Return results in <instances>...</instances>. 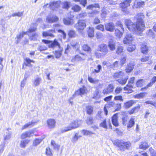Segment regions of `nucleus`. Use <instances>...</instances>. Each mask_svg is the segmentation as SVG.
Segmentation results:
<instances>
[{"label": "nucleus", "mask_w": 156, "mask_h": 156, "mask_svg": "<svg viewBox=\"0 0 156 156\" xmlns=\"http://www.w3.org/2000/svg\"><path fill=\"white\" fill-rule=\"evenodd\" d=\"M125 23L129 30L134 32H143L145 28V25L144 22H136L135 24L131 21L129 19L125 20Z\"/></svg>", "instance_id": "nucleus-1"}, {"label": "nucleus", "mask_w": 156, "mask_h": 156, "mask_svg": "<svg viewBox=\"0 0 156 156\" xmlns=\"http://www.w3.org/2000/svg\"><path fill=\"white\" fill-rule=\"evenodd\" d=\"M113 144L117 146L119 149L124 151L126 149H128L130 146L131 144L129 142H125L122 140H116L112 141Z\"/></svg>", "instance_id": "nucleus-2"}, {"label": "nucleus", "mask_w": 156, "mask_h": 156, "mask_svg": "<svg viewBox=\"0 0 156 156\" xmlns=\"http://www.w3.org/2000/svg\"><path fill=\"white\" fill-rule=\"evenodd\" d=\"M81 122L80 120H78L72 121L69 125L61 129V133L66 132L78 127L81 124Z\"/></svg>", "instance_id": "nucleus-3"}, {"label": "nucleus", "mask_w": 156, "mask_h": 156, "mask_svg": "<svg viewBox=\"0 0 156 156\" xmlns=\"http://www.w3.org/2000/svg\"><path fill=\"white\" fill-rule=\"evenodd\" d=\"M80 55H77L73 58L71 61L73 62H82L85 60L87 58V55L86 54L80 53Z\"/></svg>", "instance_id": "nucleus-4"}, {"label": "nucleus", "mask_w": 156, "mask_h": 156, "mask_svg": "<svg viewBox=\"0 0 156 156\" xmlns=\"http://www.w3.org/2000/svg\"><path fill=\"white\" fill-rule=\"evenodd\" d=\"M86 25L85 21L79 20L77 23L75 25V27L79 31L83 30L86 27Z\"/></svg>", "instance_id": "nucleus-5"}, {"label": "nucleus", "mask_w": 156, "mask_h": 156, "mask_svg": "<svg viewBox=\"0 0 156 156\" xmlns=\"http://www.w3.org/2000/svg\"><path fill=\"white\" fill-rule=\"evenodd\" d=\"M98 51L102 53L104 55H106L109 52L108 45L102 43L98 46Z\"/></svg>", "instance_id": "nucleus-6"}, {"label": "nucleus", "mask_w": 156, "mask_h": 156, "mask_svg": "<svg viewBox=\"0 0 156 156\" xmlns=\"http://www.w3.org/2000/svg\"><path fill=\"white\" fill-rule=\"evenodd\" d=\"M60 4L61 2L60 1L53 2H51L49 5L47 4L46 5H44V7L45 8L47 6H48L50 7L51 9L52 10H55L60 6Z\"/></svg>", "instance_id": "nucleus-7"}, {"label": "nucleus", "mask_w": 156, "mask_h": 156, "mask_svg": "<svg viewBox=\"0 0 156 156\" xmlns=\"http://www.w3.org/2000/svg\"><path fill=\"white\" fill-rule=\"evenodd\" d=\"M134 37L130 34H127L125 36L123 40L124 44H129L134 40Z\"/></svg>", "instance_id": "nucleus-8"}, {"label": "nucleus", "mask_w": 156, "mask_h": 156, "mask_svg": "<svg viewBox=\"0 0 156 156\" xmlns=\"http://www.w3.org/2000/svg\"><path fill=\"white\" fill-rule=\"evenodd\" d=\"M36 30V27H33L29 29L28 31L26 32H23L22 33H20L19 34L17 35L16 37L18 39H20L22 38L23 36L25 34H28V35L29 34H28L29 32H32L35 31Z\"/></svg>", "instance_id": "nucleus-9"}, {"label": "nucleus", "mask_w": 156, "mask_h": 156, "mask_svg": "<svg viewBox=\"0 0 156 156\" xmlns=\"http://www.w3.org/2000/svg\"><path fill=\"white\" fill-rule=\"evenodd\" d=\"M48 47L50 48H58L61 50L62 49V48L61 47L60 44L57 41V40L55 39L53 41H51L50 43L48 45Z\"/></svg>", "instance_id": "nucleus-10"}, {"label": "nucleus", "mask_w": 156, "mask_h": 156, "mask_svg": "<svg viewBox=\"0 0 156 156\" xmlns=\"http://www.w3.org/2000/svg\"><path fill=\"white\" fill-rule=\"evenodd\" d=\"M58 19V17L56 16L49 15L47 16L46 21L48 23H53L57 21Z\"/></svg>", "instance_id": "nucleus-11"}, {"label": "nucleus", "mask_w": 156, "mask_h": 156, "mask_svg": "<svg viewBox=\"0 0 156 156\" xmlns=\"http://www.w3.org/2000/svg\"><path fill=\"white\" fill-rule=\"evenodd\" d=\"M114 87L112 84H109L106 88L104 89L102 93L104 95L107 94L113 91Z\"/></svg>", "instance_id": "nucleus-12"}, {"label": "nucleus", "mask_w": 156, "mask_h": 156, "mask_svg": "<svg viewBox=\"0 0 156 156\" xmlns=\"http://www.w3.org/2000/svg\"><path fill=\"white\" fill-rule=\"evenodd\" d=\"M55 33L54 30H50L44 32L43 33V36L44 37H55L54 34Z\"/></svg>", "instance_id": "nucleus-13"}, {"label": "nucleus", "mask_w": 156, "mask_h": 156, "mask_svg": "<svg viewBox=\"0 0 156 156\" xmlns=\"http://www.w3.org/2000/svg\"><path fill=\"white\" fill-rule=\"evenodd\" d=\"M135 65V62H131L129 63L126 68L125 70L126 73H130L132 71Z\"/></svg>", "instance_id": "nucleus-14"}, {"label": "nucleus", "mask_w": 156, "mask_h": 156, "mask_svg": "<svg viewBox=\"0 0 156 156\" xmlns=\"http://www.w3.org/2000/svg\"><path fill=\"white\" fill-rule=\"evenodd\" d=\"M105 29L106 30L111 32H113L115 29V25L112 23H107L105 25Z\"/></svg>", "instance_id": "nucleus-15"}, {"label": "nucleus", "mask_w": 156, "mask_h": 156, "mask_svg": "<svg viewBox=\"0 0 156 156\" xmlns=\"http://www.w3.org/2000/svg\"><path fill=\"white\" fill-rule=\"evenodd\" d=\"M34 133V132L33 130L27 131L23 133L21 135V138L22 139H24L27 137H30L33 136Z\"/></svg>", "instance_id": "nucleus-16"}, {"label": "nucleus", "mask_w": 156, "mask_h": 156, "mask_svg": "<svg viewBox=\"0 0 156 156\" xmlns=\"http://www.w3.org/2000/svg\"><path fill=\"white\" fill-rule=\"evenodd\" d=\"M131 0H125L119 4V6L122 9H125L130 5Z\"/></svg>", "instance_id": "nucleus-17"}, {"label": "nucleus", "mask_w": 156, "mask_h": 156, "mask_svg": "<svg viewBox=\"0 0 156 156\" xmlns=\"http://www.w3.org/2000/svg\"><path fill=\"white\" fill-rule=\"evenodd\" d=\"M144 17V15L142 13H139L136 15L134 17V20H136V22L139 21V22H144L143 19Z\"/></svg>", "instance_id": "nucleus-18"}, {"label": "nucleus", "mask_w": 156, "mask_h": 156, "mask_svg": "<svg viewBox=\"0 0 156 156\" xmlns=\"http://www.w3.org/2000/svg\"><path fill=\"white\" fill-rule=\"evenodd\" d=\"M63 21L64 24L67 25H72L74 23L73 20L69 17L64 19Z\"/></svg>", "instance_id": "nucleus-19"}, {"label": "nucleus", "mask_w": 156, "mask_h": 156, "mask_svg": "<svg viewBox=\"0 0 156 156\" xmlns=\"http://www.w3.org/2000/svg\"><path fill=\"white\" fill-rule=\"evenodd\" d=\"M124 73L123 72L119 71L114 73L112 75L113 78L114 79H117L123 76Z\"/></svg>", "instance_id": "nucleus-20"}, {"label": "nucleus", "mask_w": 156, "mask_h": 156, "mask_svg": "<svg viewBox=\"0 0 156 156\" xmlns=\"http://www.w3.org/2000/svg\"><path fill=\"white\" fill-rule=\"evenodd\" d=\"M115 105V103L114 102L111 101L108 103V104L106 105L104 108V110L106 115L108 114V110L107 108H110L111 107H114Z\"/></svg>", "instance_id": "nucleus-21"}, {"label": "nucleus", "mask_w": 156, "mask_h": 156, "mask_svg": "<svg viewBox=\"0 0 156 156\" xmlns=\"http://www.w3.org/2000/svg\"><path fill=\"white\" fill-rule=\"evenodd\" d=\"M149 147V146L147 142L146 141H143L140 143L139 148L140 149L145 150L148 148Z\"/></svg>", "instance_id": "nucleus-22"}, {"label": "nucleus", "mask_w": 156, "mask_h": 156, "mask_svg": "<svg viewBox=\"0 0 156 156\" xmlns=\"http://www.w3.org/2000/svg\"><path fill=\"white\" fill-rule=\"evenodd\" d=\"M47 123L48 127L50 128H53L55 126V121L54 119H49L47 121Z\"/></svg>", "instance_id": "nucleus-23"}, {"label": "nucleus", "mask_w": 156, "mask_h": 156, "mask_svg": "<svg viewBox=\"0 0 156 156\" xmlns=\"http://www.w3.org/2000/svg\"><path fill=\"white\" fill-rule=\"evenodd\" d=\"M117 116V114H115L113 115L112 118V123L115 126H117L119 125L118 122Z\"/></svg>", "instance_id": "nucleus-24"}, {"label": "nucleus", "mask_w": 156, "mask_h": 156, "mask_svg": "<svg viewBox=\"0 0 156 156\" xmlns=\"http://www.w3.org/2000/svg\"><path fill=\"white\" fill-rule=\"evenodd\" d=\"M87 93V89L85 87H83L80 89L79 90L77 91L76 93V94H79L81 95Z\"/></svg>", "instance_id": "nucleus-25"}, {"label": "nucleus", "mask_w": 156, "mask_h": 156, "mask_svg": "<svg viewBox=\"0 0 156 156\" xmlns=\"http://www.w3.org/2000/svg\"><path fill=\"white\" fill-rule=\"evenodd\" d=\"M115 43L113 41H110L108 42V46L110 50L111 51L114 50L115 49Z\"/></svg>", "instance_id": "nucleus-26"}, {"label": "nucleus", "mask_w": 156, "mask_h": 156, "mask_svg": "<svg viewBox=\"0 0 156 156\" xmlns=\"http://www.w3.org/2000/svg\"><path fill=\"white\" fill-rule=\"evenodd\" d=\"M29 142L30 140L27 139L21 140L20 144V147L21 148H25Z\"/></svg>", "instance_id": "nucleus-27"}, {"label": "nucleus", "mask_w": 156, "mask_h": 156, "mask_svg": "<svg viewBox=\"0 0 156 156\" xmlns=\"http://www.w3.org/2000/svg\"><path fill=\"white\" fill-rule=\"evenodd\" d=\"M119 66V62L118 61H116L112 64H110V68H111L113 70H116L118 69Z\"/></svg>", "instance_id": "nucleus-28"}, {"label": "nucleus", "mask_w": 156, "mask_h": 156, "mask_svg": "<svg viewBox=\"0 0 156 156\" xmlns=\"http://www.w3.org/2000/svg\"><path fill=\"white\" fill-rule=\"evenodd\" d=\"M42 79L41 77H37L34 79L33 84L35 86H38L39 85Z\"/></svg>", "instance_id": "nucleus-29"}, {"label": "nucleus", "mask_w": 156, "mask_h": 156, "mask_svg": "<svg viewBox=\"0 0 156 156\" xmlns=\"http://www.w3.org/2000/svg\"><path fill=\"white\" fill-rule=\"evenodd\" d=\"M87 34L89 37H92L94 35V30L93 28L89 27V30L87 31Z\"/></svg>", "instance_id": "nucleus-30"}, {"label": "nucleus", "mask_w": 156, "mask_h": 156, "mask_svg": "<svg viewBox=\"0 0 156 156\" xmlns=\"http://www.w3.org/2000/svg\"><path fill=\"white\" fill-rule=\"evenodd\" d=\"M48 48L47 46L43 44H41L38 45L37 50L41 52L42 51H45Z\"/></svg>", "instance_id": "nucleus-31"}, {"label": "nucleus", "mask_w": 156, "mask_h": 156, "mask_svg": "<svg viewBox=\"0 0 156 156\" xmlns=\"http://www.w3.org/2000/svg\"><path fill=\"white\" fill-rule=\"evenodd\" d=\"M134 103V101H128L124 103V106L125 108H129Z\"/></svg>", "instance_id": "nucleus-32"}, {"label": "nucleus", "mask_w": 156, "mask_h": 156, "mask_svg": "<svg viewBox=\"0 0 156 156\" xmlns=\"http://www.w3.org/2000/svg\"><path fill=\"white\" fill-rule=\"evenodd\" d=\"M87 113L89 115H91L92 114L93 111V106L88 105L86 107Z\"/></svg>", "instance_id": "nucleus-33"}, {"label": "nucleus", "mask_w": 156, "mask_h": 156, "mask_svg": "<svg viewBox=\"0 0 156 156\" xmlns=\"http://www.w3.org/2000/svg\"><path fill=\"white\" fill-rule=\"evenodd\" d=\"M128 79V77L127 76L124 79H118L117 80V81L120 84L123 85L126 83Z\"/></svg>", "instance_id": "nucleus-34"}, {"label": "nucleus", "mask_w": 156, "mask_h": 156, "mask_svg": "<svg viewBox=\"0 0 156 156\" xmlns=\"http://www.w3.org/2000/svg\"><path fill=\"white\" fill-rule=\"evenodd\" d=\"M140 105H138L137 106L133 108L132 109L129 111L128 112L130 114H132L134 112H137L140 109Z\"/></svg>", "instance_id": "nucleus-35"}, {"label": "nucleus", "mask_w": 156, "mask_h": 156, "mask_svg": "<svg viewBox=\"0 0 156 156\" xmlns=\"http://www.w3.org/2000/svg\"><path fill=\"white\" fill-rule=\"evenodd\" d=\"M81 136L78 135V133H76L75 135L72 137L71 139V141L73 143L76 142L79 138L81 137Z\"/></svg>", "instance_id": "nucleus-36"}, {"label": "nucleus", "mask_w": 156, "mask_h": 156, "mask_svg": "<svg viewBox=\"0 0 156 156\" xmlns=\"http://www.w3.org/2000/svg\"><path fill=\"white\" fill-rule=\"evenodd\" d=\"M42 140L41 138H36L33 141V145L36 146L39 145L41 142Z\"/></svg>", "instance_id": "nucleus-37"}, {"label": "nucleus", "mask_w": 156, "mask_h": 156, "mask_svg": "<svg viewBox=\"0 0 156 156\" xmlns=\"http://www.w3.org/2000/svg\"><path fill=\"white\" fill-rule=\"evenodd\" d=\"M34 123V122H29L22 127V129L23 130L25 129L28 127H31L33 126Z\"/></svg>", "instance_id": "nucleus-38"}, {"label": "nucleus", "mask_w": 156, "mask_h": 156, "mask_svg": "<svg viewBox=\"0 0 156 156\" xmlns=\"http://www.w3.org/2000/svg\"><path fill=\"white\" fill-rule=\"evenodd\" d=\"M26 62L24 63V64L25 65L27 66H31L30 63L32 62L34 63V61L33 60H31L29 58H27L25 59Z\"/></svg>", "instance_id": "nucleus-39"}, {"label": "nucleus", "mask_w": 156, "mask_h": 156, "mask_svg": "<svg viewBox=\"0 0 156 156\" xmlns=\"http://www.w3.org/2000/svg\"><path fill=\"white\" fill-rule=\"evenodd\" d=\"M94 7L100 8L99 5L98 4L90 5L87 7V9L92 10Z\"/></svg>", "instance_id": "nucleus-40"}, {"label": "nucleus", "mask_w": 156, "mask_h": 156, "mask_svg": "<svg viewBox=\"0 0 156 156\" xmlns=\"http://www.w3.org/2000/svg\"><path fill=\"white\" fill-rule=\"evenodd\" d=\"M81 8L79 5H75L73 6L72 9L75 12H78L81 10Z\"/></svg>", "instance_id": "nucleus-41"}, {"label": "nucleus", "mask_w": 156, "mask_h": 156, "mask_svg": "<svg viewBox=\"0 0 156 156\" xmlns=\"http://www.w3.org/2000/svg\"><path fill=\"white\" fill-rule=\"evenodd\" d=\"M141 49L142 52L144 54L147 53L148 50V48L146 45H143L141 46Z\"/></svg>", "instance_id": "nucleus-42"}, {"label": "nucleus", "mask_w": 156, "mask_h": 156, "mask_svg": "<svg viewBox=\"0 0 156 156\" xmlns=\"http://www.w3.org/2000/svg\"><path fill=\"white\" fill-rule=\"evenodd\" d=\"M99 94V90L98 89H96L94 93L92 98L95 99H97L99 98L100 97Z\"/></svg>", "instance_id": "nucleus-43"}, {"label": "nucleus", "mask_w": 156, "mask_h": 156, "mask_svg": "<svg viewBox=\"0 0 156 156\" xmlns=\"http://www.w3.org/2000/svg\"><path fill=\"white\" fill-rule=\"evenodd\" d=\"M82 49L83 50L87 52H91V48L87 44H84L82 46Z\"/></svg>", "instance_id": "nucleus-44"}, {"label": "nucleus", "mask_w": 156, "mask_h": 156, "mask_svg": "<svg viewBox=\"0 0 156 156\" xmlns=\"http://www.w3.org/2000/svg\"><path fill=\"white\" fill-rule=\"evenodd\" d=\"M87 15V14L86 12H82L77 15L76 18L78 19H80L85 17Z\"/></svg>", "instance_id": "nucleus-45"}, {"label": "nucleus", "mask_w": 156, "mask_h": 156, "mask_svg": "<svg viewBox=\"0 0 156 156\" xmlns=\"http://www.w3.org/2000/svg\"><path fill=\"white\" fill-rule=\"evenodd\" d=\"M97 68L98 69H93L92 70V73H99L101 69V66L100 65H98Z\"/></svg>", "instance_id": "nucleus-46"}, {"label": "nucleus", "mask_w": 156, "mask_h": 156, "mask_svg": "<svg viewBox=\"0 0 156 156\" xmlns=\"http://www.w3.org/2000/svg\"><path fill=\"white\" fill-rule=\"evenodd\" d=\"M115 36L119 38H120L123 34L118 29L115 30Z\"/></svg>", "instance_id": "nucleus-47"}, {"label": "nucleus", "mask_w": 156, "mask_h": 156, "mask_svg": "<svg viewBox=\"0 0 156 156\" xmlns=\"http://www.w3.org/2000/svg\"><path fill=\"white\" fill-rule=\"evenodd\" d=\"M136 48L134 44L129 45L127 48V50L129 52L134 51Z\"/></svg>", "instance_id": "nucleus-48"}, {"label": "nucleus", "mask_w": 156, "mask_h": 156, "mask_svg": "<svg viewBox=\"0 0 156 156\" xmlns=\"http://www.w3.org/2000/svg\"><path fill=\"white\" fill-rule=\"evenodd\" d=\"M144 81L143 79L138 80L136 83V85L137 87H141L142 86Z\"/></svg>", "instance_id": "nucleus-49"}, {"label": "nucleus", "mask_w": 156, "mask_h": 156, "mask_svg": "<svg viewBox=\"0 0 156 156\" xmlns=\"http://www.w3.org/2000/svg\"><path fill=\"white\" fill-rule=\"evenodd\" d=\"M144 5V2L140 1L137 2L136 4H135V6L136 8H140L142 7Z\"/></svg>", "instance_id": "nucleus-50"}, {"label": "nucleus", "mask_w": 156, "mask_h": 156, "mask_svg": "<svg viewBox=\"0 0 156 156\" xmlns=\"http://www.w3.org/2000/svg\"><path fill=\"white\" fill-rule=\"evenodd\" d=\"M62 50V49L61 50L59 49V51H55V54L56 58H58L61 56L62 55L61 51Z\"/></svg>", "instance_id": "nucleus-51"}, {"label": "nucleus", "mask_w": 156, "mask_h": 156, "mask_svg": "<svg viewBox=\"0 0 156 156\" xmlns=\"http://www.w3.org/2000/svg\"><path fill=\"white\" fill-rule=\"evenodd\" d=\"M83 135H90L94 133L91 131H89L86 130H83L81 131Z\"/></svg>", "instance_id": "nucleus-52"}, {"label": "nucleus", "mask_w": 156, "mask_h": 156, "mask_svg": "<svg viewBox=\"0 0 156 156\" xmlns=\"http://www.w3.org/2000/svg\"><path fill=\"white\" fill-rule=\"evenodd\" d=\"M101 16L102 18H105L108 14L107 10L105 8H103L101 11Z\"/></svg>", "instance_id": "nucleus-53"}, {"label": "nucleus", "mask_w": 156, "mask_h": 156, "mask_svg": "<svg viewBox=\"0 0 156 156\" xmlns=\"http://www.w3.org/2000/svg\"><path fill=\"white\" fill-rule=\"evenodd\" d=\"M38 37V35L36 33H34L30 36V39L31 40L35 41Z\"/></svg>", "instance_id": "nucleus-54"}, {"label": "nucleus", "mask_w": 156, "mask_h": 156, "mask_svg": "<svg viewBox=\"0 0 156 156\" xmlns=\"http://www.w3.org/2000/svg\"><path fill=\"white\" fill-rule=\"evenodd\" d=\"M134 124V119L133 118H131L129 122V124L127 125V127L128 128H131L133 126Z\"/></svg>", "instance_id": "nucleus-55"}, {"label": "nucleus", "mask_w": 156, "mask_h": 156, "mask_svg": "<svg viewBox=\"0 0 156 156\" xmlns=\"http://www.w3.org/2000/svg\"><path fill=\"white\" fill-rule=\"evenodd\" d=\"M27 76H26V74H25L24 75V77L23 80L21 82V85L20 86L22 87H23L25 86V84L26 83V80H27Z\"/></svg>", "instance_id": "nucleus-56"}, {"label": "nucleus", "mask_w": 156, "mask_h": 156, "mask_svg": "<svg viewBox=\"0 0 156 156\" xmlns=\"http://www.w3.org/2000/svg\"><path fill=\"white\" fill-rule=\"evenodd\" d=\"M122 87H118L116 88L115 90V93L116 94H119L122 92Z\"/></svg>", "instance_id": "nucleus-57"}, {"label": "nucleus", "mask_w": 156, "mask_h": 156, "mask_svg": "<svg viewBox=\"0 0 156 156\" xmlns=\"http://www.w3.org/2000/svg\"><path fill=\"white\" fill-rule=\"evenodd\" d=\"M75 35V31L73 30H69L68 33V35L70 37H74Z\"/></svg>", "instance_id": "nucleus-58"}, {"label": "nucleus", "mask_w": 156, "mask_h": 156, "mask_svg": "<svg viewBox=\"0 0 156 156\" xmlns=\"http://www.w3.org/2000/svg\"><path fill=\"white\" fill-rule=\"evenodd\" d=\"M94 54L96 57L98 58H101L102 57L105 56V55H104L102 53H101L97 51H95Z\"/></svg>", "instance_id": "nucleus-59"}, {"label": "nucleus", "mask_w": 156, "mask_h": 156, "mask_svg": "<svg viewBox=\"0 0 156 156\" xmlns=\"http://www.w3.org/2000/svg\"><path fill=\"white\" fill-rule=\"evenodd\" d=\"M63 8L68 9L69 7V3L67 2H64L62 3Z\"/></svg>", "instance_id": "nucleus-60"}, {"label": "nucleus", "mask_w": 156, "mask_h": 156, "mask_svg": "<svg viewBox=\"0 0 156 156\" xmlns=\"http://www.w3.org/2000/svg\"><path fill=\"white\" fill-rule=\"evenodd\" d=\"M114 100L115 101H123V99L122 98V96L119 95L115 96L114 98Z\"/></svg>", "instance_id": "nucleus-61"}, {"label": "nucleus", "mask_w": 156, "mask_h": 156, "mask_svg": "<svg viewBox=\"0 0 156 156\" xmlns=\"http://www.w3.org/2000/svg\"><path fill=\"white\" fill-rule=\"evenodd\" d=\"M96 28L97 30H99L102 31H104L105 30L104 26L102 24H100L98 25L96 27Z\"/></svg>", "instance_id": "nucleus-62"}, {"label": "nucleus", "mask_w": 156, "mask_h": 156, "mask_svg": "<svg viewBox=\"0 0 156 156\" xmlns=\"http://www.w3.org/2000/svg\"><path fill=\"white\" fill-rule=\"evenodd\" d=\"M46 153L47 156H52V154L49 148H46Z\"/></svg>", "instance_id": "nucleus-63"}, {"label": "nucleus", "mask_w": 156, "mask_h": 156, "mask_svg": "<svg viewBox=\"0 0 156 156\" xmlns=\"http://www.w3.org/2000/svg\"><path fill=\"white\" fill-rule=\"evenodd\" d=\"M149 151L152 156H156V151H155L152 148H150Z\"/></svg>", "instance_id": "nucleus-64"}]
</instances>
